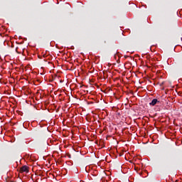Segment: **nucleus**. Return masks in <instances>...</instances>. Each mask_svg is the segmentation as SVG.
I'll list each match as a JSON object with an SVG mask.
<instances>
[{
	"instance_id": "f257e3e1",
	"label": "nucleus",
	"mask_w": 182,
	"mask_h": 182,
	"mask_svg": "<svg viewBox=\"0 0 182 182\" xmlns=\"http://www.w3.org/2000/svg\"><path fill=\"white\" fill-rule=\"evenodd\" d=\"M157 99L152 100L151 102L149 103L151 106H155L157 104Z\"/></svg>"
},
{
	"instance_id": "f03ea898",
	"label": "nucleus",
	"mask_w": 182,
	"mask_h": 182,
	"mask_svg": "<svg viewBox=\"0 0 182 182\" xmlns=\"http://www.w3.org/2000/svg\"><path fill=\"white\" fill-rule=\"evenodd\" d=\"M21 171H22V172H28V166H23L21 168Z\"/></svg>"
}]
</instances>
